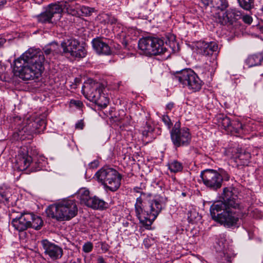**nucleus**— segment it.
Segmentation results:
<instances>
[{
  "label": "nucleus",
  "instance_id": "nucleus-1",
  "mask_svg": "<svg viewBox=\"0 0 263 263\" xmlns=\"http://www.w3.org/2000/svg\"><path fill=\"white\" fill-rule=\"evenodd\" d=\"M45 57L39 49L29 48L14 61L13 72L23 80L39 78L44 69Z\"/></svg>",
  "mask_w": 263,
  "mask_h": 263
},
{
  "label": "nucleus",
  "instance_id": "nucleus-2",
  "mask_svg": "<svg viewBox=\"0 0 263 263\" xmlns=\"http://www.w3.org/2000/svg\"><path fill=\"white\" fill-rule=\"evenodd\" d=\"M151 194L142 193L136 199L135 204L136 216L140 222L149 229L154 221L165 207L167 198L156 196L151 199Z\"/></svg>",
  "mask_w": 263,
  "mask_h": 263
},
{
  "label": "nucleus",
  "instance_id": "nucleus-3",
  "mask_svg": "<svg viewBox=\"0 0 263 263\" xmlns=\"http://www.w3.org/2000/svg\"><path fill=\"white\" fill-rule=\"evenodd\" d=\"M46 213L49 217L58 221H66L77 215L78 208L74 200H66L56 205L49 206L46 210Z\"/></svg>",
  "mask_w": 263,
  "mask_h": 263
},
{
  "label": "nucleus",
  "instance_id": "nucleus-4",
  "mask_svg": "<svg viewBox=\"0 0 263 263\" xmlns=\"http://www.w3.org/2000/svg\"><path fill=\"white\" fill-rule=\"evenodd\" d=\"M221 202H215L210 207V214L212 219L226 228H231L236 224L238 217L236 212L224 209Z\"/></svg>",
  "mask_w": 263,
  "mask_h": 263
},
{
  "label": "nucleus",
  "instance_id": "nucleus-5",
  "mask_svg": "<svg viewBox=\"0 0 263 263\" xmlns=\"http://www.w3.org/2000/svg\"><path fill=\"white\" fill-rule=\"evenodd\" d=\"M104 86L92 79L85 82L82 92L85 98L102 107H106L108 103V99L103 93Z\"/></svg>",
  "mask_w": 263,
  "mask_h": 263
},
{
  "label": "nucleus",
  "instance_id": "nucleus-6",
  "mask_svg": "<svg viewBox=\"0 0 263 263\" xmlns=\"http://www.w3.org/2000/svg\"><path fill=\"white\" fill-rule=\"evenodd\" d=\"M95 176L107 191L115 192L121 185V176L114 168L103 167L96 173Z\"/></svg>",
  "mask_w": 263,
  "mask_h": 263
},
{
  "label": "nucleus",
  "instance_id": "nucleus-7",
  "mask_svg": "<svg viewBox=\"0 0 263 263\" xmlns=\"http://www.w3.org/2000/svg\"><path fill=\"white\" fill-rule=\"evenodd\" d=\"M175 79L183 85L187 87L193 92L199 91L203 85V82L198 75L191 69L181 70L175 76Z\"/></svg>",
  "mask_w": 263,
  "mask_h": 263
},
{
  "label": "nucleus",
  "instance_id": "nucleus-8",
  "mask_svg": "<svg viewBox=\"0 0 263 263\" xmlns=\"http://www.w3.org/2000/svg\"><path fill=\"white\" fill-rule=\"evenodd\" d=\"M138 47L147 56L155 55L165 53L167 47H164L163 40L156 37H146L139 41Z\"/></svg>",
  "mask_w": 263,
  "mask_h": 263
},
{
  "label": "nucleus",
  "instance_id": "nucleus-9",
  "mask_svg": "<svg viewBox=\"0 0 263 263\" xmlns=\"http://www.w3.org/2000/svg\"><path fill=\"white\" fill-rule=\"evenodd\" d=\"M45 121L40 117H31L27 119L24 122L23 127L19 129L18 136L21 140L30 136L33 134L39 133V129L45 128Z\"/></svg>",
  "mask_w": 263,
  "mask_h": 263
},
{
  "label": "nucleus",
  "instance_id": "nucleus-10",
  "mask_svg": "<svg viewBox=\"0 0 263 263\" xmlns=\"http://www.w3.org/2000/svg\"><path fill=\"white\" fill-rule=\"evenodd\" d=\"M171 141L175 147L187 146L190 144L192 135L189 128H180L176 123L170 132Z\"/></svg>",
  "mask_w": 263,
  "mask_h": 263
},
{
  "label": "nucleus",
  "instance_id": "nucleus-11",
  "mask_svg": "<svg viewBox=\"0 0 263 263\" xmlns=\"http://www.w3.org/2000/svg\"><path fill=\"white\" fill-rule=\"evenodd\" d=\"M200 177L204 185L212 191H217L222 186L223 177L214 170H205L201 172Z\"/></svg>",
  "mask_w": 263,
  "mask_h": 263
},
{
  "label": "nucleus",
  "instance_id": "nucleus-12",
  "mask_svg": "<svg viewBox=\"0 0 263 263\" xmlns=\"http://www.w3.org/2000/svg\"><path fill=\"white\" fill-rule=\"evenodd\" d=\"M61 47L64 54H69L74 58H83L86 55L85 48L80 46L79 42L75 39L65 40L61 43Z\"/></svg>",
  "mask_w": 263,
  "mask_h": 263
},
{
  "label": "nucleus",
  "instance_id": "nucleus-13",
  "mask_svg": "<svg viewBox=\"0 0 263 263\" xmlns=\"http://www.w3.org/2000/svg\"><path fill=\"white\" fill-rule=\"evenodd\" d=\"M61 10L55 3L51 4L45 11L36 16L37 21L42 24L55 23L61 17Z\"/></svg>",
  "mask_w": 263,
  "mask_h": 263
},
{
  "label": "nucleus",
  "instance_id": "nucleus-14",
  "mask_svg": "<svg viewBox=\"0 0 263 263\" xmlns=\"http://www.w3.org/2000/svg\"><path fill=\"white\" fill-rule=\"evenodd\" d=\"M222 201H218L223 204L224 209H229L234 211L235 210H240L241 206L240 205V200L237 195L233 192V189L231 187H227L223 189V194L222 195Z\"/></svg>",
  "mask_w": 263,
  "mask_h": 263
},
{
  "label": "nucleus",
  "instance_id": "nucleus-15",
  "mask_svg": "<svg viewBox=\"0 0 263 263\" xmlns=\"http://www.w3.org/2000/svg\"><path fill=\"white\" fill-rule=\"evenodd\" d=\"M42 246L45 255H48L51 259L57 260L62 257L63 254L62 248L47 239L41 241Z\"/></svg>",
  "mask_w": 263,
  "mask_h": 263
},
{
  "label": "nucleus",
  "instance_id": "nucleus-16",
  "mask_svg": "<svg viewBox=\"0 0 263 263\" xmlns=\"http://www.w3.org/2000/svg\"><path fill=\"white\" fill-rule=\"evenodd\" d=\"M31 213H21L15 218L12 219L11 224L15 230L23 232L29 228L30 221L32 219Z\"/></svg>",
  "mask_w": 263,
  "mask_h": 263
},
{
  "label": "nucleus",
  "instance_id": "nucleus-17",
  "mask_svg": "<svg viewBox=\"0 0 263 263\" xmlns=\"http://www.w3.org/2000/svg\"><path fill=\"white\" fill-rule=\"evenodd\" d=\"M196 46L198 52L205 56L212 55L218 50V45L214 41L206 42L200 41L196 43Z\"/></svg>",
  "mask_w": 263,
  "mask_h": 263
},
{
  "label": "nucleus",
  "instance_id": "nucleus-18",
  "mask_svg": "<svg viewBox=\"0 0 263 263\" xmlns=\"http://www.w3.org/2000/svg\"><path fill=\"white\" fill-rule=\"evenodd\" d=\"M32 162V158L28 155L26 148H23L19 151L15 160L16 166L19 170H25L30 165Z\"/></svg>",
  "mask_w": 263,
  "mask_h": 263
},
{
  "label": "nucleus",
  "instance_id": "nucleus-19",
  "mask_svg": "<svg viewBox=\"0 0 263 263\" xmlns=\"http://www.w3.org/2000/svg\"><path fill=\"white\" fill-rule=\"evenodd\" d=\"M93 50L98 54L109 55L111 53V49L108 43L101 37H96L91 41Z\"/></svg>",
  "mask_w": 263,
  "mask_h": 263
},
{
  "label": "nucleus",
  "instance_id": "nucleus-20",
  "mask_svg": "<svg viewBox=\"0 0 263 263\" xmlns=\"http://www.w3.org/2000/svg\"><path fill=\"white\" fill-rule=\"evenodd\" d=\"M15 200L11 189L4 185L0 186V202L10 205H12Z\"/></svg>",
  "mask_w": 263,
  "mask_h": 263
},
{
  "label": "nucleus",
  "instance_id": "nucleus-21",
  "mask_svg": "<svg viewBox=\"0 0 263 263\" xmlns=\"http://www.w3.org/2000/svg\"><path fill=\"white\" fill-rule=\"evenodd\" d=\"M164 47L168 49L165 53L168 52L169 54L177 52L179 50L178 43L176 41L174 35H170L167 37L165 44L164 43Z\"/></svg>",
  "mask_w": 263,
  "mask_h": 263
},
{
  "label": "nucleus",
  "instance_id": "nucleus-22",
  "mask_svg": "<svg viewBox=\"0 0 263 263\" xmlns=\"http://www.w3.org/2000/svg\"><path fill=\"white\" fill-rule=\"evenodd\" d=\"M55 5L60 6L61 8L62 12H65L72 16L79 15L78 11L74 5H70L67 2H62L55 3Z\"/></svg>",
  "mask_w": 263,
  "mask_h": 263
},
{
  "label": "nucleus",
  "instance_id": "nucleus-23",
  "mask_svg": "<svg viewBox=\"0 0 263 263\" xmlns=\"http://www.w3.org/2000/svg\"><path fill=\"white\" fill-rule=\"evenodd\" d=\"M77 198L79 199L81 204L86 206L91 197L90 196L89 190L86 188L80 189L77 193Z\"/></svg>",
  "mask_w": 263,
  "mask_h": 263
},
{
  "label": "nucleus",
  "instance_id": "nucleus-24",
  "mask_svg": "<svg viewBox=\"0 0 263 263\" xmlns=\"http://www.w3.org/2000/svg\"><path fill=\"white\" fill-rule=\"evenodd\" d=\"M86 206L93 209L102 210L105 208L106 202L96 196H94L91 197Z\"/></svg>",
  "mask_w": 263,
  "mask_h": 263
},
{
  "label": "nucleus",
  "instance_id": "nucleus-25",
  "mask_svg": "<svg viewBox=\"0 0 263 263\" xmlns=\"http://www.w3.org/2000/svg\"><path fill=\"white\" fill-rule=\"evenodd\" d=\"M263 60V54L259 53L250 55L246 60V64L249 67L259 65Z\"/></svg>",
  "mask_w": 263,
  "mask_h": 263
},
{
  "label": "nucleus",
  "instance_id": "nucleus-26",
  "mask_svg": "<svg viewBox=\"0 0 263 263\" xmlns=\"http://www.w3.org/2000/svg\"><path fill=\"white\" fill-rule=\"evenodd\" d=\"M250 158V153L244 151L239 153L235 158V161L238 165H247L249 163Z\"/></svg>",
  "mask_w": 263,
  "mask_h": 263
},
{
  "label": "nucleus",
  "instance_id": "nucleus-27",
  "mask_svg": "<svg viewBox=\"0 0 263 263\" xmlns=\"http://www.w3.org/2000/svg\"><path fill=\"white\" fill-rule=\"evenodd\" d=\"M32 219L29 220V228H33L35 230H39L43 225V220L41 218L37 215L31 213Z\"/></svg>",
  "mask_w": 263,
  "mask_h": 263
},
{
  "label": "nucleus",
  "instance_id": "nucleus-28",
  "mask_svg": "<svg viewBox=\"0 0 263 263\" xmlns=\"http://www.w3.org/2000/svg\"><path fill=\"white\" fill-rule=\"evenodd\" d=\"M226 15L227 18H224V23L231 21L233 19H237L236 16H240L241 13L239 11L235 9H231L223 13V16Z\"/></svg>",
  "mask_w": 263,
  "mask_h": 263
},
{
  "label": "nucleus",
  "instance_id": "nucleus-29",
  "mask_svg": "<svg viewBox=\"0 0 263 263\" xmlns=\"http://www.w3.org/2000/svg\"><path fill=\"white\" fill-rule=\"evenodd\" d=\"M228 6V3L227 0H212V6L217 10L223 11Z\"/></svg>",
  "mask_w": 263,
  "mask_h": 263
},
{
  "label": "nucleus",
  "instance_id": "nucleus-30",
  "mask_svg": "<svg viewBox=\"0 0 263 263\" xmlns=\"http://www.w3.org/2000/svg\"><path fill=\"white\" fill-rule=\"evenodd\" d=\"M226 234H225L224 233L220 234L218 236L217 240V243L220 247L219 251L220 252H222L224 255H226V254H227V252H226Z\"/></svg>",
  "mask_w": 263,
  "mask_h": 263
},
{
  "label": "nucleus",
  "instance_id": "nucleus-31",
  "mask_svg": "<svg viewBox=\"0 0 263 263\" xmlns=\"http://www.w3.org/2000/svg\"><path fill=\"white\" fill-rule=\"evenodd\" d=\"M46 161L44 158L40 157L37 158L34 163H33V166L31 168L32 171L36 172L40 171L45 166Z\"/></svg>",
  "mask_w": 263,
  "mask_h": 263
},
{
  "label": "nucleus",
  "instance_id": "nucleus-32",
  "mask_svg": "<svg viewBox=\"0 0 263 263\" xmlns=\"http://www.w3.org/2000/svg\"><path fill=\"white\" fill-rule=\"evenodd\" d=\"M168 169L173 173L180 172L183 168L182 164L177 160H174L168 163Z\"/></svg>",
  "mask_w": 263,
  "mask_h": 263
},
{
  "label": "nucleus",
  "instance_id": "nucleus-33",
  "mask_svg": "<svg viewBox=\"0 0 263 263\" xmlns=\"http://www.w3.org/2000/svg\"><path fill=\"white\" fill-rule=\"evenodd\" d=\"M254 0H243L239 3L240 7L246 10H250L254 7Z\"/></svg>",
  "mask_w": 263,
  "mask_h": 263
},
{
  "label": "nucleus",
  "instance_id": "nucleus-34",
  "mask_svg": "<svg viewBox=\"0 0 263 263\" xmlns=\"http://www.w3.org/2000/svg\"><path fill=\"white\" fill-rule=\"evenodd\" d=\"M154 128L151 126H147L145 129L142 132L143 138H147L149 140L154 138L153 136Z\"/></svg>",
  "mask_w": 263,
  "mask_h": 263
},
{
  "label": "nucleus",
  "instance_id": "nucleus-35",
  "mask_svg": "<svg viewBox=\"0 0 263 263\" xmlns=\"http://www.w3.org/2000/svg\"><path fill=\"white\" fill-rule=\"evenodd\" d=\"M221 126L226 130H232L233 123H231L230 119L227 117H223L220 122ZM232 128H234L232 127Z\"/></svg>",
  "mask_w": 263,
  "mask_h": 263
},
{
  "label": "nucleus",
  "instance_id": "nucleus-36",
  "mask_svg": "<svg viewBox=\"0 0 263 263\" xmlns=\"http://www.w3.org/2000/svg\"><path fill=\"white\" fill-rule=\"evenodd\" d=\"M50 50L52 52V54H57L61 52V47L58 43L52 42L49 44Z\"/></svg>",
  "mask_w": 263,
  "mask_h": 263
},
{
  "label": "nucleus",
  "instance_id": "nucleus-37",
  "mask_svg": "<svg viewBox=\"0 0 263 263\" xmlns=\"http://www.w3.org/2000/svg\"><path fill=\"white\" fill-rule=\"evenodd\" d=\"M80 10L83 15L85 16L90 15L94 11V8L87 6H83L81 7Z\"/></svg>",
  "mask_w": 263,
  "mask_h": 263
},
{
  "label": "nucleus",
  "instance_id": "nucleus-38",
  "mask_svg": "<svg viewBox=\"0 0 263 263\" xmlns=\"http://www.w3.org/2000/svg\"><path fill=\"white\" fill-rule=\"evenodd\" d=\"M155 242V240L154 238L151 237H147L143 240V245L146 248H149Z\"/></svg>",
  "mask_w": 263,
  "mask_h": 263
},
{
  "label": "nucleus",
  "instance_id": "nucleus-39",
  "mask_svg": "<svg viewBox=\"0 0 263 263\" xmlns=\"http://www.w3.org/2000/svg\"><path fill=\"white\" fill-rule=\"evenodd\" d=\"M93 248V245L92 242L87 241L85 243L82 247V250L85 253L90 252Z\"/></svg>",
  "mask_w": 263,
  "mask_h": 263
},
{
  "label": "nucleus",
  "instance_id": "nucleus-40",
  "mask_svg": "<svg viewBox=\"0 0 263 263\" xmlns=\"http://www.w3.org/2000/svg\"><path fill=\"white\" fill-rule=\"evenodd\" d=\"M162 121L164 122L165 125L168 128H171L173 124L170 117L167 115H163L162 117Z\"/></svg>",
  "mask_w": 263,
  "mask_h": 263
},
{
  "label": "nucleus",
  "instance_id": "nucleus-41",
  "mask_svg": "<svg viewBox=\"0 0 263 263\" xmlns=\"http://www.w3.org/2000/svg\"><path fill=\"white\" fill-rule=\"evenodd\" d=\"M243 21L248 24H250L252 22V18L249 15H245L242 17Z\"/></svg>",
  "mask_w": 263,
  "mask_h": 263
},
{
  "label": "nucleus",
  "instance_id": "nucleus-42",
  "mask_svg": "<svg viewBox=\"0 0 263 263\" xmlns=\"http://www.w3.org/2000/svg\"><path fill=\"white\" fill-rule=\"evenodd\" d=\"M99 161L98 160H95L89 163V166L91 168H96L99 166Z\"/></svg>",
  "mask_w": 263,
  "mask_h": 263
},
{
  "label": "nucleus",
  "instance_id": "nucleus-43",
  "mask_svg": "<svg viewBox=\"0 0 263 263\" xmlns=\"http://www.w3.org/2000/svg\"><path fill=\"white\" fill-rule=\"evenodd\" d=\"M70 104L74 105L78 107H81L82 106L83 103L79 100H71Z\"/></svg>",
  "mask_w": 263,
  "mask_h": 263
},
{
  "label": "nucleus",
  "instance_id": "nucleus-44",
  "mask_svg": "<svg viewBox=\"0 0 263 263\" xmlns=\"http://www.w3.org/2000/svg\"><path fill=\"white\" fill-rule=\"evenodd\" d=\"M212 0H201V2L205 7H207L210 5L212 6Z\"/></svg>",
  "mask_w": 263,
  "mask_h": 263
},
{
  "label": "nucleus",
  "instance_id": "nucleus-45",
  "mask_svg": "<svg viewBox=\"0 0 263 263\" xmlns=\"http://www.w3.org/2000/svg\"><path fill=\"white\" fill-rule=\"evenodd\" d=\"M84 126V123L82 120L78 121L76 124V128L80 129H82Z\"/></svg>",
  "mask_w": 263,
  "mask_h": 263
},
{
  "label": "nucleus",
  "instance_id": "nucleus-46",
  "mask_svg": "<svg viewBox=\"0 0 263 263\" xmlns=\"http://www.w3.org/2000/svg\"><path fill=\"white\" fill-rule=\"evenodd\" d=\"M44 53L46 55H49L50 54H52V52L50 50V46L49 45L45 47L44 49Z\"/></svg>",
  "mask_w": 263,
  "mask_h": 263
},
{
  "label": "nucleus",
  "instance_id": "nucleus-47",
  "mask_svg": "<svg viewBox=\"0 0 263 263\" xmlns=\"http://www.w3.org/2000/svg\"><path fill=\"white\" fill-rule=\"evenodd\" d=\"M174 107V103L173 102H169L166 105V109L168 110H171Z\"/></svg>",
  "mask_w": 263,
  "mask_h": 263
},
{
  "label": "nucleus",
  "instance_id": "nucleus-48",
  "mask_svg": "<svg viewBox=\"0 0 263 263\" xmlns=\"http://www.w3.org/2000/svg\"><path fill=\"white\" fill-rule=\"evenodd\" d=\"M6 40L2 36L0 35V47H1L5 43Z\"/></svg>",
  "mask_w": 263,
  "mask_h": 263
},
{
  "label": "nucleus",
  "instance_id": "nucleus-49",
  "mask_svg": "<svg viewBox=\"0 0 263 263\" xmlns=\"http://www.w3.org/2000/svg\"><path fill=\"white\" fill-rule=\"evenodd\" d=\"M6 3V0H0V10L2 9Z\"/></svg>",
  "mask_w": 263,
  "mask_h": 263
},
{
  "label": "nucleus",
  "instance_id": "nucleus-50",
  "mask_svg": "<svg viewBox=\"0 0 263 263\" xmlns=\"http://www.w3.org/2000/svg\"><path fill=\"white\" fill-rule=\"evenodd\" d=\"M97 263H105V260L102 256H100L97 259Z\"/></svg>",
  "mask_w": 263,
  "mask_h": 263
},
{
  "label": "nucleus",
  "instance_id": "nucleus-51",
  "mask_svg": "<svg viewBox=\"0 0 263 263\" xmlns=\"http://www.w3.org/2000/svg\"><path fill=\"white\" fill-rule=\"evenodd\" d=\"M134 191L136 192H137V193H140V194H141L142 193H143L142 192H140L139 191V188H138V187H134Z\"/></svg>",
  "mask_w": 263,
  "mask_h": 263
},
{
  "label": "nucleus",
  "instance_id": "nucleus-52",
  "mask_svg": "<svg viewBox=\"0 0 263 263\" xmlns=\"http://www.w3.org/2000/svg\"><path fill=\"white\" fill-rule=\"evenodd\" d=\"M123 225L125 227H127L129 225V222L128 221H125L123 222Z\"/></svg>",
  "mask_w": 263,
  "mask_h": 263
},
{
  "label": "nucleus",
  "instance_id": "nucleus-53",
  "mask_svg": "<svg viewBox=\"0 0 263 263\" xmlns=\"http://www.w3.org/2000/svg\"><path fill=\"white\" fill-rule=\"evenodd\" d=\"M237 126H238V127H237V129H238V128H241V127H242V124H241L240 122H238L237 123Z\"/></svg>",
  "mask_w": 263,
  "mask_h": 263
},
{
  "label": "nucleus",
  "instance_id": "nucleus-54",
  "mask_svg": "<svg viewBox=\"0 0 263 263\" xmlns=\"http://www.w3.org/2000/svg\"><path fill=\"white\" fill-rule=\"evenodd\" d=\"M181 195H182V196L183 197H185V196H186V193H185V192H182V193H181Z\"/></svg>",
  "mask_w": 263,
  "mask_h": 263
},
{
  "label": "nucleus",
  "instance_id": "nucleus-55",
  "mask_svg": "<svg viewBox=\"0 0 263 263\" xmlns=\"http://www.w3.org/2000/svg\"><path fill=\"white\" fill-rule=\"evenodd\" d=\"M116 20L115 18H112V20H111V23H115V22H116Z\"/></svg>",
  "mask_w": 263,
  "mask_h": 263
}]
</instances>
